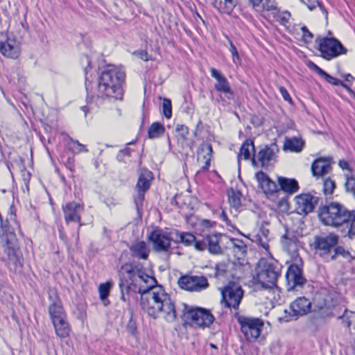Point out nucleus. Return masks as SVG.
Masks as SVG:
<instances>
[{
    "label": "nucleus",
    "instance_id": "obj_37",
    "mask_svg": "<svg viewBox=\"0 0 355 355\" xmlns=\"http://www.w3.org/2000/svg\"><path fill=\"white\" fill-rule=\"evenodd\" d=\"M228 200L231 207L238 209L241 205V193L239 191L231 189L227 191Z\"/></svg>",
    "mask_w": 355,
    "mask_h": 355
},
{
    "label": "nucleus",
    "instance_id": "obj_47",
    "mask_svg": "<svg viewBox=\"0 0 355 355\" xmlns=\"http://www.w3.org/2000/svg\"><path fill=\"white\" fill-rule=\"evenodd\" d=\"M324 79L330 84L333 85H342L343 87H345L346 89H347V90L349 92H352V90L350 89V88H348L347 87L346 85L343 84L342 83V81H340V80L330 76L329 74H327V76H325Z\"/></svg>",
    "mask_w": 355,
    "mask_h": 355
},
{
    "label": "nucleus",
    "instance_id": "obj_34",
    "mask_svg": "<svg viewBox=\"0 0 355 355\" xmlns=\"http://www.w3.org/2000/svg\"><path fill=\"white\" fill-rule=\"evenodd\" d=\"M165 131L164 126L159 122H154L150 126L148 132V137L149 139H155L164 135Z\"/></svg>",
    "mask_w": 355,
    "mask_h": 355
},
{
    "label": "nucleus",
    "instance_id": "obj_21",
    "mask_svg": "<svg viewBox=\"0 0 355 355\" xmlns=\"http://www.w3.org/2000/svg\"><path fill=\"white\" fill-rule=\"evenodd\" d=\"M0 52L6 58L17 59L21 53L20 45L16 40L8 38L6 41L0 42Z\"/></svg>",
    "mask_w": 355,
    "mask_h": 355
},
{
    "label": "nucleus",
    "instance_id": "obj_4",
    "mask_svg": "<svg viewBox=\"0 0 355 355\" xmlns=\"http://www.w3.org/2000/svg\"><path fill=\"white\" fill-rule=\"evenodd\" d=\"M119 279L128 282L135 292L141 294L153 288L156 279L145 272L143 266L139 263H126L118 272Z\"/></svg>",
    "mask_w": 355,
    "mask_h": 355
},
{
    "label": "nucleus",
    "instance_id": "obj_12",
    "mask_svg": "<svg viewBox=\"0 0 355 355\" xmlns=\"http://www.w3.org/2000/svg\"><path fill=\"white\" fill-rule=\"evenodd\" d=\"M302 263H292L287 270L286 279L288 291L302 288L306 282L302 275Z\"/></svg>",
    "mask_w": 355,
    "mask_h": 355
},
{
    "label": "nucleus",
    "instance_id": "obj_22",
    "mask_svg": "<svg viewBox=\"0 0 355 355\" xmlns=\"http://www.w3.org/2000/svg\"><path fill=\"white\" fill-rule=\"evenodd\" d=\"M331 157H320L314 160L311 164V172L313 176L319 178L329 173L331 168Z\"/></svg>",
    "mask_w": 355,
    "mask_h": 355
},
{
    "label": "nucleus",
    "instance_id": "obj_60",
    "mask_svg": "<svg viewBox=\"0 0 355 355\" xmlns=\"http://www.w3.org/2000/svg\"><path fill=\"white\" fill-rule=\"evenodd\" d=\"M339 164V166H340L341 168H343V169H347V170H349V172L348 173H350V172L352 173L351 169L349 168V163H348L347 161H345V160H344V159H343V160H340V162H339V164Z\"/></svg>",
    "mask_w": 355,
    "mask_h": 355
},
{
    "label": "nucleus",
    "instance_id": "obj_1",
    "mask_svg": "<svg viewBox=\"0 0 355 355\" xmlns=\"http://www.w3.org/2000/svg\"><path fill=\"white\" fill-rule=\"evenodd\" d=\"M318 216L324 225L346 233L350 239L355 238V210H349L338 202H326L320 206Z\"/></svg>",
    "mask_w": 355,
    "mask_h": 355
},
{
    "label": "nucleus",
    "instance_id": "obj_41",
    "mask_svg": "<svg viewBox=\"0 0 355 355\" xmlns=\"http://www.w3.org/2000/svg\"><path fill=\"white\" fill-rule=\"evenodd\" d=\"M110 288H111V284L109 282L100 284L99 288H98V291H99L100 298L103 301L107 300V298L110 294ZM104 304H106L105 302H104Z\"/></svg>",
    "mask_w": 355,
    "mask_h": 355
},
{
    "label": "nucleus",
    "instance_id": "obj_59",
    "mask_svg": "<svg viewBox=\"0 0 355 355\" xmlns=\"http://www.w3.org/2000/svg\"><path fill=\"white\" fill-rule=\"evenodd\" d=\"M200 224L202 226L208 228V227H211L214 226L216 224V223L211 222L209 220L204 219V220H201Z\"/></svg>",
    "mask_w": 355,
    "mask_h": 355
},
{
    "label": "nucleus",
    "instance_id": "obj_7",
    "mask_svg": "<svg viewBox=\"0 0 355 355\" xmlns=\"http://www.w3.org/2000/svg\"><path fill=\"white\" fill-rule=\"evenodd\" d=\"M280 275V269L277 264L265 261L259 266L256 283L265 289L273 288Z\"/></svg>",
    "mask_w": 355,
    "mask_h": 355
},
{
    "label": "nucleus",
    "instance_id": "obj_63",
    "mask_svg": "<svg viewBox=\"0 0 355 355\" xmlns=\"http://www.w3.org/2000/svg\"><path fill=\"white\" fill-rule=\"evenodd\" d=\"M259 232H260L259 234H260L261 236H263V238H268V235L269 234V230L268 229H266L265 227H261L260 228Z\"/></svg>",
    "mask_w": 355,
    "mask_h": 355
},
{
    "label": "nucleus",
    "instance_id": "obj_18",
    "mask_svg": "<svg viewBox=\"0 0 355 355\" xmlns=\"http://www.w3.org/2000/svg\"><path fill=\"white\" fill-rule=\"evenodd\" d=\"M49 299L51 302L49 306V314L52 321L67 318L64 310L62 301L57 292L54 289H50L49 291Z\"/></svg>",
    "mask_w": 355,
    "mask_h": 355
},
{
    "label": "nucleus",
    "instance_id": "obj_20",
    "mask_svg": "<svg viewBox=\"0 0 355 355\" xmlns=\"http://www.w3.org/2000/svg\"><path fill=\"white\" fill-rule=\"evenodd\" d=\"M210 73L211 77L215 78L217 81L214 85V89L220 93L225 94L227 98L232 99L234 96V92L226 77L215 68H211Z\"/></svg>",
    "mask_w": 355,
    "mask_h": 355
},
{
    "label": "nucleus",
    "instance_id": "obj_25",
    "mask_svg": "<svg viewBox=\"0 0 355 355\" xmlns=\"http://www.w3.org/2000/svg\"><path fill=\"white\" fill-rule=\"evenodd\" d=\"M256 179L259 183V187L266 194H272L277 191V186L267 174L262 171L255 174Z\"/></svg>",
    "mask_w": 355,
    "mask_h": 355
},
{
    "label": "nucleus",
    "instance_id": "obj_55",
    "mask_svg": "<svg viewBox=\"0 0 355 355\" xmlns=\"http://www.w3.org/2000/svg\"><path fill=\"white\" fill-rule=\"evenodd\" d=\"M279 92L281 95L282 96L284 101H288L289 103L293 104V100L291 97L290 96L287 89L284 87L281 86L279 87Z\"/></svg>",
    "mask_w": 355,
    "mask_h": 355
},
{
    "label": "nucleus",
    "instance_id": "obj_48",
    "mask_svg": "<svg viewBox=\"0 0 355 355\" xmlns=\"http://www.w3.org/2000/svg\"><path fill=\"white\" fill-rule=\"evenodd\" d=\"M314 315L316 319H324L332 316V313L329 309L322 308Z\"/></svg>",
    "mask_w": 355,
    "mask_h": 355
},
{
    "label": "nucleus",
    "instance_id": "obj_30",
    "mask_svg": "<svg viewBox=\"0 0 355 355\" xmlns=\"http://www.w3.org/2000/svg\"><path fill=\"white\" fill-rule=\"evenodd\" d=\"M278 183L281 189L288 193H294L299 189L298 183L294 179L279 177Z\"/></svg>",
    "mask_w": 355,
    "mask_h": 355
},
{
    "label": "nucleus",
    "instance_id": "obj_58",
    "mask_svg": "<svg viewBox=\"0 0 355 355\" xmlns=\"http://www.w3.org/2000/svg\"><path fill=\"white\" fill-rule=\"evenodd\" d=\"M89 86H90V82L88 80V78L86 76L85 87H86V90L87 92V101H89V100H92V98H94V94H92V90H90Z\"/></svg>",
    "mask_w": 355,
    "mask_h": 355
},
{
    "label": "nucleus",
    "instance_id": "obj_10",
    "mask_svg": "<svg viewBox=\"0 0 355 355\" xmlns=\"http://www.w3.org/2000/svg\"><path fill=\"white\" fill-rule=\"evenodd\" d=\"M241 329L248 341L257 339L263 327V322L257 318L241 316L239 318Z\"/></svg>",
    "mask_w": 355,
    "mask_h": 355
},
{
    "label": "nucleus",
    "instance_id": "obj_3",
    "mask_svg": "<svg viewBox=\"0 0 355 355\" xmlns=\"http://www.w3.org/2000/svg\"><path fill=\"white\" fill-rule=\"evenodd\" d=\"M125 78V72L121 69L114 67H107L101 72L99 76L95 96L98 98L122 99Z\"/></svg>",
    "mask_w": 355,
    "mask_h": 355
},
{
    "label": "nucleus",
    "instance_id": "obj_6",
    "mask_svg": "<svg viewBox=\"0 0 355 355\" xmlns=\"http://www.w3.org/2000/svg\"><path fill=\"white\" fill-rule=\"evenodd\" d=\"M222 295L220 303L225 307L238 310L244 296L242 286L236 282H230L220 289Z\"/></svg>",
    "mask_w": 355,
    "mask_h": 355
},
{
    "label": "nucleus",
    "instance_id": "obj_28",
    "mask_svg": "<svg viewBox=\"0 0 355 355\" xmlns=\"http://www.w3.org/2000/svg\"><path fill=\"white\" fill-rule=\"evenodd\" d=\"M56 335L61 338L69 336L70 333L69 324L67 318L52 321Z\"/></svg>",
    "mask_w": 355,
    "mask_h": 355
},
{
    "label": "nucleus",
    "instance_id": "obj_8",
    "mask_svg": "<svg viewBox=\"0 0 355 355\" xmlns=\"http://www.w3.org/2000/svg\"><path fill=\"white\" fill-rule=\"evenodd\" d=\"M338 236L335 234H329L325 236H315L313 242L315 254L326 262L331 261L330 257L334 248L338 243Z\"/></svg>",
    "mask_w": 355,
    "mask_h": 355
},
{
    "label": "nucleus",
    "instance_id": "obj_15",
    "mask_svg": "<svg viewBox=\"0 0 355 355\" xmlns=\"http://www.w3.org/2000/svg\"><path fill=\"white\" fill-rule=\"evenodd\" d=\"M179 286L189 291L199 292L208 288L207 279L204 276H184L178 280Z\"/></svg>",
    "mask_w": 355,
    "mask_h": 355
},
{
    "label": "nucleus",
    "instance_id": "obj_2",
    "mask_svg": "<svg viewBox=\"0 0 355 355\" xmlns=\"http://www.w3.org/2000/svg\"><path fill=\"white\" fill-rule=\"evenodd\" d=\"M141 295L140 306L149 316L157 318L162 315L168 322L177 318L175 303L162 286H156Z\"/></svg>",
    "mask_w": 355,
    "mask_h": 355
},
{
    "label": "nucleus",
    "instance_id": "obj_13",
    "mask_svg": "<svg viewBox=\"0 0 355 355\" xmlns=\"http://www.w3.org/2000/svg\"><path fill=\"white\" fill-rule=\"evenodd\" d=\"M153 178V176L151 171L146 169L141 171L136 185L137 195L135 198V202L138 209L143 206L145 193L150 188Z\"/></svg>",
    "mask_w": 355,
    "mask_h": 355
},
{
    "label": "nucleus",
    "instance_id": "obj_44",
    "mask_svg": "<svg viewBox=\"0 0 355 355\" xmlns=\"http://www.w3.org/2000/svg\"><path fill=\"white\" fill-rule=\"evenodd\" d=\"M163 114L166 119H170L172 116V103L168 98H164L162 102Z\"/></svg>",
    "mask_w": 355,
    "mask_h": 355
},
{
    "label": "nucleus",
    "instance_id": "obj_36",
    "mask_svg": "<svg viewBox=\"0 0 355 355\" xmlns=\"http://www.w3.org/2000/svg\"><path fill=\"white\" fill-rule=\"evenodd\" d=\"M176 234L179 238L180 241L188 246L194 244V246L196 247V242L201 241V239H198L193 234L189 232H180L177 231Z\"/></svg>",
    "mask_w": 355,
    "mask_h": 355
},
{
    "label": "nucleus",
    "instance_id": "obj_51",
    "mask_svg": "<svg viewBox=\"0 0 355 355\" xmlns=\"http://www.w3.org/2000/svg\"><path fill=\"white\" fill-rule=\"evenodd\" d=\"M302 32V39L306 43H309L313 38V35L309 31L306 26H304L301 28Z\"/></svg>",
    "mask_w": 355,
    "mask_h": 355
},
{
    "label": "nucleus",
    "instance_id": "obj_42",
    "mask_svg": "<svg viewBox=\"0 0 355 355\" xmlns=\"http://www.w3.org/2000/svg\"><path fill=\"white\" fill-rule=\"evenodd\" d=\"M275 18L277 22L283 26H286L288 23L289 19L291 17V14L288 11L284 12H277L275 15Z\"/></svg>",
    "mask_w": 355,
    "mask_h": 355
},
{
    "label": "nucleus",
    "instance_id": "obj_23",
    "mask_svg": "<svg viewBox=\"0 0 355 355\" xmlns=\"http://www.w3.org/2000/svg\"><path fill=\"white\" fill-rule=\"evenodd\" d=\"M290 308L293 315L298 318L305 315L311 311V302L305 297H299L291 304Z\"/></svg>",
    "mask_w": 355,
    "mask_h": 355
},
{
    "label": "nucleus",
    "instance_id": "obj_62",
    "mask_svg": "<svg viewBox=\"0 0 355 355\" xmlns=\"http://www.w3.org/2000/svg\"><path fill=\"white\" fill-rule=\"evenodd\" d=\"M219 218L225 221L227 225L230 223V220L224 210H222L221 213L219 214Z\"/></svg>",
    "mask_w": 355,
    "mask_h": 355
},
{
    "label": "nucleus",
    "instance_id": "obj_40",
    "mask_svg": "<svg viewBox=\"0 0 355 355\" xmlns=\"http://www.w3.org/2000/svg\"><path fill=\"white\" fill-rule=\"evenodd\" d=\"M346 182L345 184L347 192L353 195L355 198V178L352 173L345 174Z\"/></svg>",
    "mask_w": 355,
    "mask_h": 355
},
{
    "label": "nucleus",
    "instance_id": "obj_45",
    "mask_svg": "<svg viewBox=\"0 0 355 355\" xmlns=\"http://www.w3.org/2000/svg\"><path fill=\"white\" fill-rule=\"evenodd\" d=\"M119 285L121 291V300L123 302H126L127 299L125 296V292L128 293L132 287L129 284H128V282L122 280L121 279H119Z\"/></svg>",
    "mask_w": 355,
    "mask_h": 355
},
{
    "label": "nucleus",
    "instance_id": "obj_39",
    "mask_svg": "<svg viewBox=\"0 0 355 355\" xmlns=\"http://www.w3.org/2000/svg\"><path fill=\"white\" fill-rule=\"evenodd\" d=\"M239 0H224L220 3V10L221 12L230 15L238 3Z\"/></svg>",
    "mask_w": 355,
    "mask_h": 355
},
{
    "label": "nucleus",
    "instance_id": "obj_56",
    "mask_svg": "<svg viewBox=\"0 0 355 355\" xmlns=\"http://www.w3.org/2000/svg\"><path fill=\"white\" fill-rule=\"evenodd\" d=\"M310 10H313L317 6H320L318 0H300Z\"/></svg>",
    "mask_w": 355,
    "mask_h": 355
},
{
    "label": "nucleus",
    "instance_id": "obj_31",
    "mask_svg": "<svg viewBox=\"0 0 355 355\" xmlns=\"http://www.w3.org/2000/svg\"><path fill=\"white\" fill-rule=\"evenodd\" d=\"M212 153L213 150L211 144L207 143H202L200 144L198 150V154L200 155L201 153H205L202 155V158L205 160V165L202 166L201 168L202 171L208 170L210 166Z\"/></svg>",
    "mask_w": 355,
    "mask_h": 355
},
{
    "label": "nucleus",
    "instance_id": "obj_49",
    "mask_svg": "<svg viewBox=\"0 0 355 355\" xmlns=\"http://www.w3.org/2000/svg\"><path fill=\"white\" fill-rule=\"evenodd\" d=\"M230 51L232 56V60L234 64L241 63V59L239 55L238 51L235 46V45L230 41Z\"/></svg>",
    "mask_w": 355,
    "mask_h": 355
},
{
    "label": "nucleus",
    "instance_id": "obj_64",
    "mask_svg": "<svg viewBox=\"0 0 355 355\" xmlns=\"http://www.w3.org/2000/svg\"><path fill=\"white\" fill-rule=\"evenodd\" d=\"M128 329L131 334H134L135 331H136V326L135 322H130L128 325Z\"/></svg>",
    "mask_w": 355,
    "mask_h": 355
},
{
    "label": "nucleus",
    "instance_id": "obj_50",
    "mask_svg": "<svg viewBox=\"0 0 355 355\" xmlns=\"http://www.w3.org/2000/svg\"><path fill=\"white\" fill-rule=\"evenodd\" d=\"M281 241H298L295 232L288 230H286V232L281 237Z\"/></svg>",
    "mask_w": 355,
    "mask_h": 355
},
{
    "label": "nucleus",
    "instance_id": "obj_29",
    "mask_svg": "<svg viewBox=\"0 0 355 355\" xmlns=\"http://www.w3.org/2000/svg\"><path fill=\"white\" fill-rule=\"evenodd\" d=\"M175 131L177 132L178 141L181 144L182 148L186 146L192 150L194 146V141H191L188 143H185L187 136L189 135V128L184 125L178 124L175 128Z\"/></svg>",
    "mask_w": 355,
    "mask_h": 355
},
{
    "label": "nucleus",
    "instance_id": "obj_53",
    "mask_svg": "<svg viewBox=\"0 0 355 355\" xmlns=\"http://www.w3.org/2000/svg\"><path fill=\"white\" fill-rule=\"evenodd\" d=\"M256 240L255 241L261 246L263 249L266 250H268L269 249V244H268V238H262L260 235V234H258L255 236Z\"/></svg>",
    "mask_w": 355,
    "mask_h": 355
},
{
    "label": "nucleus",
    "instance_id": "obj_17",
    "mask_svg": "<svg viewBox=\"0 0 355 355\" xmlns=\"http://www.w3.org/2000/svg\"><path fill=\"white\" fill-rule=\"evenodd\" d=\"M295 211L300 215L312 212L318 202V198L309 193L301 194L295 198Z\"/></svg>",
    "mask_w": 355,
    "mask_h": 355
},
{
    "label": "nucleus",
    "instance_id": "obj_54",
    "mask_svg": "<svg viewBox=\"0 0 355 355\" xmlns=\"http://www.w3.org/2000/svg\"><path fill=\"white\" fill-rule=\"evenodd\" d=\"M309 67L312 69L313 71H314L315 72H316L318 75H320V76H322V78H325V76H327V73L325 72L323 69H322L320 67H319L317 64H315V63L313 62H310L309 64Z\"/></svg>",
    "mask_w": 355,
    "mask_h": 355
},
{
    "label": "nucleus",
    "instance_id": "obj_24",
    "mask_svg": "<svg viewBox=\"0 0 355 355\" xmlns=\"http://www.w3.org/2000/svg\"><path fill=\"white\" fill-rule=\"evenodd\" d=\"M230 248L232 253L238 263L243 265L245 262V257L247 253V245L240 239H231L230 241Z\"/></svg>",
    "mask_w": 355,
    "mask_h": 355
},
{
    "label": "nucleus",
    "instance_id": "obj_57",
    "mask_svg": "<svg viewBox=\"0 0 355 355\" xmlns=\"http://www.w3.org/2000/svg\"><path fill=\"white\" fill-rule=\"evenodd\" d=\"M134 54L144 61H148L149 60L148 54L146 51H144V50L137 51L134 52Z\"/></svg>",
    "mask_w": 355,
    "mask_h": 355
},
{
    "label": "nucleus",
    "instance_id": "obj_38",
    "mask_svg": "<svg viewBox=\"0 0 355 355\" xmlns=\"http://www.w3.org/2000/svg\"><path fill=\"white\" fill-rule=\"evenodd\" d=\"M68 147L69 150L75 154H78L81 153H87L88 150L86 146L82 144H80L78 140L73 139L71 138L69 139V142L68 143Z\"/></svg>",
    "mask_w": 355,
    "mask_h": 355
},
{
    "label": "nucleus",
    "instance_id": "obj_32",
    "mask_svg": "<svg viewBox=\"0 0 355 355\" xmlns=\"http://www.w3.org/2000/svg\"><path fill=\"white\" fill-rule=\"evenodd\" d=\"M304 146V141L301 139L293 137L286 139L284 144V150L299 153L302 150Z\"/></svg>",
    "mask_w": 355,
    "mask_h": 355
},
{
    "label": "nucleus",
    "instance_id": "obj_33",
    "mask_svg": "<svg viewBox=\"0 0 355 355\" xmlns=\"http://www.w3.org/2000/svg\"><path fill=\"white\" fill-rule=\"evenodd\" d=\"M252 152L253 153V155L256 154L254 141L250 139H248L241 146L239 157L240 156H243L245 159H249Z\"/></svg>",
    "mask_w": 355,
    "mask_h": 355
},
{
    "label": "nucleus",
    "instance_id": "obj_19",
    "mask_svg": "<svg viewBox=\"0 0 355 355\" xmlns=\"http://www.w3.org/2000/svg\"><path fill=\"white\" fill-rule=\"evenodd\" d=\"M84 204L76 201L68 202L62 206L65 222H79L80 216L84 211Z\"/></svg>",
    "mask_w": 355,
    "mask_h": 355
},
{
    "label": "nucleus",
    "instance_id": "obj_26",
    "mask_svg": "<svg viewBox=\"0 0 355 355\" xmlns=\"http://www.w3.org/2000/svg\"><path fill=\"white\" fill-rule=\"evenodd\" d=\"M129 250L132 257L143 260L148 259L150 252L147 243L144 241L133 243Z\"/></svg>",
    "mask_w": 355,
    "mask_h": 355
},
{
    "label": "nucleus",
    "instance_id": "obj_35",
    "mask_svg": "<svg viewBox=\"0 0 355 355\" xmlns=\"http://www.w3.org/2000/svg\"><path fill=\"white\" fill-rule=\"evenodd\" d=\"M338 256H341L345 259H347L349 262H352L355 257H353L351 253L345 250L343 246L336 245L333 250V254L330 257L331 261H335Z\"/></svg>",
    "mask_w": 355,
    "mask_h": 355
},
{
    "label": "nucleus",
    "instance_id": "obj_5",
    "mask_svg": "<svg viewBox=\"0 0 355 355\" xmlns=\"http://www.w3.org/2000/svg\"><path fill=\"white\" fill-rule=\"evenodd\" d=\"M181 318L184 324L200 328L209 327L214 320L211 312L201 307H194L183 304Z\"/></svg>",
    "mask_w": 355,
    "mask_h": 355
},
{
    "label": "nucleus",
    "instance_id": "obj_14",
    "mask_svg": "<svg viewBox=\"0 0 355 355\" xmlns=\"http://www.w3.org/2000/svg\"><path fill=\"white\" fill-rule=\"evenodd\" d=\"M148 241L152 243L154 251L158 252H167L171 248V241L168 234L161 229H155L148 236Z\"/></svg>",
    "mask_w": 355,
    "mask_h": 355
},
{
    "label": "nucleus",
    "instance_id": "obj_9",
    "mask_svg": "<svg viewBox=\"0 0 355 355\" xmlns=\"http://www.w3.org/2000/svg\"><path fill=\"white\" fill-rule=\"evenodd\" d=\"M279 151V148L275 142L270 145H266L260 148L257 154L253 155L252 164L268 169L277 162Z\"/></svg>",
    "mask_w": 355,
    "mask_h": 355
},
{
    "label": "nucleus",
    "instance_id": "obj_16",
    "mask_svg": "<svg viewBox=\"0 0 355 355\" xmlns=\"http://www.w3.org/2000/svg\"><path fill=\"white\" fill-rule=\"evenodd\" d=\"M221 234H210L204 236L201 241L196 243V249L198 250H208L213 254H219L222 253V248L220 245V240L222 237Z\"/></svg>",
    "mask_w": 355,
    "mask_h": 355
},
{
    "label": "nucleus",
    "instance_id": "obj_46",
    "mask_svg": "<svg viewBox=\"0 0 355 355\" xmlns=\"http://www.w3.org/2000/svg\"><path fill=\"white\" fill-rule=\"evenodd\" d=\"M227 273V266L224 263H218L215 267V277L216 278L223 277Z\"/></svg>",
    "mask_w": 355,
    "mask_h": 355
},
{
    "label": "nucleus",
    "instance_id": "obj_27",
    "mask_svg": "<svg viewBox=\"0 0 355 355\" xmlns=\"http://www.w3.org/2000/svg\"><path fill=\"white\" fill-rule=\"evenodd\" d=\"M284 250L289 254L292 263H302L299 256L297 241H281Z\"/></svg>",
    "mask_w": 355,
    "mask_h": 355
},
{
    "label": "nucleus",
    "instance_id": "obj_52",
    "mask_svg": "<svg viewBox=\"0 0 355 355\" xmlns=\"http://www.w3.org/2000/svg\"><path fill=\"white\" fill-rule=\"evenodd\" d=\"M263 8L268 11L277 10L276 0H264L263 3Z\"/></svg>",
    "mask_w": 355,
    "mask_h": 355
},
{
    "label": "nucleus",
    "instance_id": "obj_61",
    "mask_svg": "<svg viewBox=\"0 0 355 355\" xmlns=\"http://www.w3.org/2000/svg\"><path fill=\"white\" fill-rule=\"evenodd\" d=\"M85 62L87 64V67H85V75L87 76V69H88V68H90V60H89L88 56L85 55L82 58V62Z\"/></svg>",
    "mask_w": 355,
    "mask_h": 355
},
{
    "label": "nucleus",
    "instance_id": "obj_43",
    "mask_svg": "<svg viewBox=\"0 0 355 355\" xmlns=\"http://www.w3.org/2000/svg\"><path fill=\"white\" fill-rule=\"evenodd\" d=\"M336 188L335 182L330 178L324 179L323 183V191L325 195L331 194Z\"/></svg>",
    "mask_w": 355,
    "mask_h": 355
},
{
    "label": "nucleus",
    "instance_id": "obj_11",
    "mask_svg": "<svg viewBox=\"0 0 355 355\" xmlns=\"http://www.w3.org/2000/svg\"><path fill=\"white\" fill-rule=\"evenodd\" d=\"M318 45L322 57L326 60H331L346 53V49L335 38H322L319 40Z\"/></svg>",
    "mask_w": 355,
    "mask_h": 355
}]
</instances>
